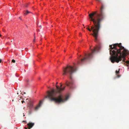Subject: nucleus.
I'll list each match as a JSON object with an SVG mask.
<instances>
[{
	"label": "nucleus",
	"instance_id": "nucleus-30",
	"mask_svg": "<svg viewBox=\"0 0 129 129\" xmlns=\"http://www.w3.org/2000/svg\"><path fill=\"white\" fill-rule=\"evenodd\" d=\"M25 116V115H24L23 116Z\"/></svg>",
	"mask_w": 129,
	"mask_h": 129
},
{
	"label": "nucleus",
	"instance_id": "nucleus-5",
	"mask_svg": "<svg viewBox=\"0 0 129 129\" xmlns=\"http://www.w3.org/2000/svg\"><path fill=\"white\" fill-rule=\"evenodd\" d=\"M99 50V48L96 47L94 48L93 50H91V53H88V54H85V57L81 59L80 61L78 62V64L82 63L83 62L91 58L93 56V54H94L96 51H98Z\"/></svg>",
	"mask_w": 129,
	"mask_h": 129
},
{
	"label": "nucleus",
	"instance_id": "nucleus-25",
	"mask_svg": "<svg viewBox=\"0 0 129 129\" xmlns=\"http://www.w3.org/2000/svg\"><path fill=\"white\" fill-rule=\"evenodd\" d=\"M1 36V35H0V36Z\"/></svg>",
	"mask_w": 129,
	"mask_h": 129
},
{
	"label": "nucleus",
	"instance_id": "nucleus-12",
	"mask_svg": "<svg viewBox=\"0 0 129 129\" xmlns=\"http://www.w3.org/2000/svg\"><path fill=\"white\" fill-rule=\"evenodd\" d=\"M119 73V70L118 71L116 70V74H118Z\"/></svg>",
	"mask_w": 129,
	"mask_h": 129
},
{
	"label": "nucleus",
	"instance_id": "nucleus-8",
	"mask_svg": "<svg viewBox=\"0 0 129 129\" xmlns=\"http://www.w3.org/2000/svg\"><path fill=\"white\" fill-rule=\"evenodd\" d=\"M42 103V102L41 101H40V102L39 104L37 105L35 108V110L36 111L38 110V109L39 108L41 104Z\"/></svg>",
	"mask_w": 129,
	"mask_h": 129
},
{
	"label": "nucleus",
	"instance_id": "nucleus-13",
	"mask_svg": "<svg viewBox=\"0 0 129 129\" xmlns=\"http://www.w3.org/2000/svg\"><path fill=\"white\" fill-rule=\"evenodd\" d=\"M35 39H36V37H35V36H34V40H33V42H35Z\"/></svg>",
	"mask_w": 129,
	"mask_h": 129
},
{
	"label": "nucleus",
	"instance_id": "nucleus-28",
	"mask_svg": "<svg viewBox=\"0 0 129 129\" xmlns=\"http://www.w3.org/2000/svg\"><path fill=\"white\" fill-rule=\"evenodd\" d=\"M81 35V34H80V35Z\"/></svg>",
	"mask_w": 129,
	"mask_h": 129
},
{
	"label": "nucleus",
	"instance_id": "nucleus-3",
	"mask_svg": "<svg viewBox=\"0 0 129 129\" xmlns=\"http://www.w3.org/2000/svg\"><path fill=\"white\" fill-rule=\"evenodd\" d=\"M56 89L55 91L54 89H52L51 91H47L48 95L46 96L45 98H48L50 101H55V103L60 104L63 103L69 99V96H67L65 98H63L62 95H60L57 97H56V94L57 93L60 94L64 89L66 86L61 88L62 85L60 83V87L56 85Z\"/></svg>",
	"mask_w": 129,
	"mask_h": 129
},
{
	"label": "nucleus",
	"instance_id": "nucleus-29",
	"mask_svg": "<svg viewBox=\"0 0 129 129\" xmlns=\"http://www.w3.org/2000/svg\"><path fill=\"white\" fill-rule=\"evenodd\" d=\"M81 35V34H80V35Z\"/></svg>",
	"mask_w": 129,
	"mask_h": 129
},
{
	"label": "nucleus",
	"instance_id": "nucleus-24",
	"mask_svg": "<svg viewBox=\"0 0 129 129\" xmlns=\"http://www.w3.org/2000/svg\"><path fill=\"white\" fill-rule=\"evenodd\" d=\"M27 82H28V80H27Z\"/></svg>",
	"mask_w": 129,
	"mask_h": 129
},
{
	"label": "nucleus",
	"instance_id": "nucleus-23",
	"mask_svg": "<svg viewBox=\"0 0 129 129\" xmlns=\"http://www.w3.org/2000/svg\"><path fill=\"white\" fill-rule=\"evenodd\" d=\"M27 49V48H26L25 49Z\"/></svg>",
	"mask_w": 129,
	"mask_h": 129
},
{
	"label": "nucleus",
	"instance_id": "nucleus-26",
	"mask_svg": "<svg viewBox=\"0 0 129 129\" xmlns=\"http://www.w3.org/2000/svg\"><path fill=\"white\" fill-rule=\"evenodd\" d=\"M12 42V41H11V42Z\"/></svg>",
	"mask_w": 129,
	"mask_h": 129
},
{
	"label": "nucleus",
	"instance_id": "nucleus-21",
	"mask_svg": "<svg viewBox=\"0 0 129 129\" xmlns=\"http://www.w3.org/2000/svg\"><path fill=\"white\" fill-rule=\"evenodd\" d=\"M19 18L21 20V18H20V17H19Z\"/></svg>",
	"mask_w": 129,
	"mask_h": 129
},
{
	"label": "nucleus",
	"instance_id": "nucleus-14",
	"mask_svg": "<svg viewBox=\"0 0 129 129\" xmlns=\"http://www.w3.org/2000/svg\"><path fill=\"white\" fill-rule=\"evenodd\" d=\"M12 62L13 63H15V60L13 59H12Z\"/></svg>",
	"mask_w": 129,
	"mask_h": 129
},
{
	"label": "nucleus",
	"instance_id": "nucleus-9",
	"mask_svg": "<svg viewBox=\"0 0 129 129\" xmlns=\"http://www.w3.org/2000/svg\"><path fill=\"white\" fill-rule=\"evenodd\" d=\"M123 60H122V61H123V62H125V63H126V64H127V66H128V65H129V61H127L126 62H125V59H124V61H123ZM128 69H129V67H128Z\"/></svg>",
	"mask_w": 129,
	"mask_h": 129
},
{
	"label": "nucleus",
	"instance_id": "nucleus-19",
	"mask_svg": "<svg viewBox=\"0 0 129 129\" xmlns=\"http://www.w3.org/2000/svg\"><path fill=\"white\" fill-rule=\"evenodd\" d=\"M22 103H23V102H24V101H22Z\"/></svg>",
	"mask_w": 129,
	"mask_h": 129
},
{
	"label": "nucleus",
	"instance_id": "nucleus-11",
	"mask_svg": "<svg viewBox=\"0 0 129 129\" xmlns=\"http://www.w3.org/2000/svg\"><path fill=\"white\" fill-rule=\"evenodd\" d=\"M29 106L30 108H31L33 107V105L32 104H29Z\"/></svg>",
	"mask_w": 129,
	"mask_h": 129
},
{
	"label": "nucleus",
	"instance_id": "nucleus-16",
	"mask_svg": "<svg viewBox=\"0 0 129 129\" xmlns=\"http://www.w3.org/2000/svg\"><path fill=\"white\" fill-rule=\"evenodd\" d=\"M2 61V60L1 59H0V63Z\"/></svg>",
	"mask_w": 129,
	"mask_h": 129
},
{
	"label": "nucleus",
	"instance_id": "nucleus-17",
	"mask_svg": "<svg viewBox=\"0 0 129 129\" xmlns=\"http://www.w3.org/2000/svg\"><path fill=\"white\" fill-rule=\"evenodd\" d=\"M24 128L25 129H28V128L26 127H24Z\"/></svg>",
	"mask_w": 129,
	"mask_h": 129
},
{
	"label": "nucleus",
	"instance_id": "nucleus-18",
	"mask_svg": "<svg viewBox=\"0 0 129 129\" xmlns=\"http://www.w3.org/2000/svg\"><path fill=\"white\" fill-rule=\"evenodd\" d=\"M39 27L41 28H42V26H41L40 25V26H39Z\"/></svg>",
	"mask_w": 129,
	"mask_h": 129
},
{
	"label": "nucleus",
	"instance_id": "nucleus-7",
	"mask_svg": "<svg viewBox=\"0 0 129 129\" xmlns=\"http://www.w3.org/2000/svg\"><path fill=\"white\" fill-rule=\"evenodd\" d=\"M34 123L32 122L29 123L27 124V125H28L27 127L30 128H32L34 125Z\"/></svg>",
	"mask_w": 129,
	"mask_h": 129
},
{
	"label": "nucleus",
	"instance_id": "nucleus-10",
	"mask_svg": "<svg viewBox=\"0 0 129 129\" xmlns=\"http://www.w3.org/2000/svg\"><path fill=\"white\" fill-rule=\"evenodd\" d=\"M29 12L27 10L26 11V12L25 13H24V15H27L29 13Z\"/></svg>",
	"mask_w": 129,
	"mask_h": 129
},
{
	"label": "nucleus",
	"instance_id": "nucleus-22",
	"mask_svg": "<svg viewBox=\"0 0 129 129\" xmlns=\"http://www.w3.org/2000/svg\"><path fill=\"white\" fill-rule=\"evenodd\" d=\"M57 83H58V82H57L56 83V84H57Z\"/></svg>",
	"mask_w": 129,
	"mask_h": 129
},
{
	"label": "nucleus",
	"instance_id": "nucleus-27",
	"mask_svg": "<svg viewBox=\"0 0 129 129\" xmlns=\"http://www.w3.org/2000/svg\"><path fill=\"white\" fill-rule=\"evenodd\" d=\"M14 101V100H13V101Z\"/></svg>",
	"mask_w": 129,
	"mask_h": 129
},
{
	"label": "nucleus",
	"instance_id": "nucleus-20",
	"mask_svg": "<svg viewBox=\"0 0 129 129\" xmlns=\"http://www.w3.org/2000/svg\"><path fill=\"white\" fill-rule=\"evenodd\" d=\"M28 129H30V128H30V127H28Z\"/></svg>",
	"mask_w": 129,
	"mask_h": 129
},
{
	"label": "nucleus",
	"instance_id": "nucleus-2",
	"mask_svg": "<svg viewBox=\"0 0 129 129\" xmlns=\"http://www.w3.org/2000/svg\"><path fill=\"white\" fill-rule=\"evenodd\" d=\"M121 44L116 43L110 45V59L111 62L114 63L115 62L118 63L123 59L124 61L125 58L128 54L127 50L121 45Z\"/></svg>",
	"mask_w": 129,
	"mask_h": 129
},
{
	"label": "nucleus",
	"instance_id": "nucleus-15",
	"mask_svg": "<svg viewBox=\"0 0 129 129\" xmlns=\"http://www.w3.org/2000/svg\"><path fill=\"white\" fill-rule=\"evenodd\" d=\"M23 122H26V121H25V120H23Z\"/></svg>",
	"mask_w": 129,
	"mask_h": 129
},
{
	"label": "nucleus",
	"instance_id": "nucleus-1",
	"mask_svg": "<svg viewBox=\"0 0 129 129\" xmlns=\"http://www.w3.org/2000/svg\"><path fill=\"white\" fill-rule=\"evenodd\" d=\"M104 7L102 4L100 10V14H97V11L92 12L89 15L90 21L93 22L94 25L91 26V29L88 28H86L90 31L92 30L93 33L92 35L95 37V41L97 40V37L98 36L99 30L101 27V22L104 19L105 14L104 12Z\"/></svg>",
	"mask_w": 129,
	"mask_h": 129
},
{
	"label": "nucleus",
	"instance_id": "nucleus-6",
	"mask_svg": "<svg viewBox=\"0 0 129 129\" xmlns=\"http://www.w3.org/2000/svg\"><path fill=\"white\" fill-rule=\"evenodd\" d=\"M73 83L72 82H68V81H66L65 83V85L68 86H69L70 88H72V86L73 85Z\"/></svg>",
	"mask_w": 129,
	"mask_h": 129
},
{
	"label": "nucleus",
	"instance_id": "nucleus-4",
	"mask_svg": "<svg viewBox=\"0 0 129 129\" xmlns=\"http://www.w3.org/2000/svg\"><path fill=\"white\" fill-rule=\"evenodd\" d=\"M76 70V68L75 66L73 67L70 66H68L66 67L63 68L62 75L69 76L70 79H72V76Z\"/></svg>",
	"mask_w": 129,
	"mask_h": 129
}]
</instances>
